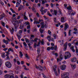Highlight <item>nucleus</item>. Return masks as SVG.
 I'll return each mask as SVG.
<instances>
[{"instance_id":"34","label":"nucleus","mask_w":78,"mask_h":78,"mask_svg":"<svg viewBox=\"0 0 78 78\" xmlns=\"http://www.w3.org/2000/svg\"><path fill=\"white\" fill-rule=\"evenodd\" d=\"M18 37V38L19 39V40H20V38H21V37H20V35H18V34H17L16 35Z\"/></svg>"},{"instance_id":"13","label":"nucleus","mask_w":78,"mask_h":78,"mask_svg":"<svg viewBox=\"0 0 78 78\" xmlns=\"http://www.w3.org/2000/svg\"><path fill=\"white\" fill-rule=\"evenodd\" d=\"M47 28V25H46V24H45L44 25H42L40 28V29H43V28Z\"/></svg>"},{"instance_id":"53","label":"nucleus","mask_w":78,"mask_h":78,"mask_svg":"<svg viewBox=\"0 0 78 78\" xmlns=\"http://www.w3.org/2000/svg\"><path fill=\"white\" fill-rule=\"evenodd\" d=\"M10 51H11L12 53H14V50H13V49H12L11 48H10Z\"/></svg>"},{"instance_id":"64","label":"nucleus","mask_w":78,"mask_h":78,"mask_svg":"<svg viewBox=\"0 0 78 78\" xmlns=\"http://www.w3.org/2000/svg\"><path fill=\"white\" fill-rule=\"evenodd\" d=\"M48 34H50L51 33V31H50V30H48Z\"/></svg>"},{"instance_id":"46","label":"nucleus","mask_w":78,"mask_h":78,"mask_svg":"<svg viewBox=\"0 0 78 78\" xmlns=\"http://www.w3.org/2000/svg\"><path fill=\"white\" fill-rule=\"evenodd\" d=\"M43 77H44V78H47V76H45V74H44V73H42Z\"/></svg>"},{"instance_id":"9","label":"nucleus","mask_w":78,"mask_h":78,"mask_svg":"<svg viewBox=\"0 0 78 78\" xmlns=\"http://www.w3.org/2000/svg\"><path fill=\"white\" fill-rule=\"evenodd\" d=\"M5 64L7 67H8V68H10V62H5Z\"/></svg>"},{"instance_id":"17","label":"nucleus","mask_w":78,"mask_h":78,"mask_svg":"<svg viewBox=\"0 0 78 78\" xmlns=\"http://www.w3.org/2000/svg\"><path fill=\"white\" fill-rule=\"evenodd\" d=\"M31 9L32 11L34 12H36V9L34 8V7L33 6L31 8Z\"/></svg>"},{"instance_id":"47","label":"nucleus","mask_w":78,"mask_h":78,"mask_svg":"<svg viewBox=\"0 0 78 78\" xmlns=\"http://www.w3.org/2000/svg\"><path fill=\"white\" fill-rule=\"evenodd\" d=\"M71 50H73L74 49V46L73 45H72V46H71V47L70 48Z\"/></svg>"},{"instance_id":"15","label":"nucleus","mask_w":78,"mask_h":78,"mask_svg":"<svg viewBox=\"0 0 78 78\" xmlns=\"http://www.w3.org/2000/svg\"><path fill=\"white\" fill-rule=\"evenodd\" d=\"M19 53H20L19 56L20 58H22V57L23 55V54H22V52L21 51H20Z\"/></svg>"},{"instance_id":"37","label":"nucleus","mask_w":78,"mask_h":78,"mask_svg":"<svg viewBox=\"0 0 78 78\" xmlns=\"http://www.w3.org/2000/svg\"><path fill=\"white\" fill-rule=\"evenodd\" d=\"M14 29H13V28H12V30H10V32L12 34H13V33L14 32Z\"/></svg>"},{"instance_id":"10","label":"nucleus","mask_w":78,"mask_h":78,"mask_svg":"<svg viewBox=\"0 0 78 78\" xmlns=\"http://www.w3.org/2000/svg\"><path fill=\"white\" fill-rule=\"evenodd\" d=\"M69 28V25L68 24H66L65 25V27H64V31H66L67 30V28Z\"/></svg>"},{"instance_id":"1","label":"nucleus","mask_w":78,"mask_h":78,"mask_svg":"<svg viewBox=\"0 0 78 78\" xmlns=\"http://www.w3.org/2000/svg\"><path fill=\"white\" fill-rule=\"evenodd\" d=\"M69 73H64L62 74L61 75L62 78H69Z\"/></svg>"},{"instance_id":"54","label":"nucleus","mask_w":78,"mask_h":78,"mask_svg":"<svg viewBox=\"0 0 78 78\" xmlns=\"http://www.w3.org/2000/svg\"><path fill=\"white\" fill-rule=\"evenodd\" d=\"M54 73H55V76H58V73H57V72H55Z\"/></svg>"},{"instance_id":"35","label":"nucleus","mask_w":78,"mask_h":78,"mask_svg":"<svg viewBox=\"0 0 78 78\" xmlns=\"http://www.w3.org/2000/svg\"><path fill=\"white\" fill-rule=\"evenodd\" d=\"M21 2H22V1H21V0H17V3H18L19 5H20Z\"/></svg>"},{"instance_id":"32","label":"nucleus","mask_w":78,"mask_h":78,"mask_svg":"<svg viewBox=\"0 0 78 78\" xmlns=\"http://www.w3.org/2000/svg\"><path fill=\"white\" fill-rule=\"evenodd\" d=\"M48 15L50 17H52V15L50 14L49 12H48Z\"/></svg>"},{"instance_id":"60","label":"nucleus","mask_w":78,"mask_h":78,"mask_svg":"<svg viewBox=\"0 0 78 78\" xmlns=\"http://www.w3.org/2000/svg\"><path fill=\"white\" fill-rule=\"evenodd\" d=\"M40 25H41V26L42 25H44V22H41L40 23Z\"/></svg>"},{"instance_id":"56","label":"nucleus","mask_w":78,"mask_h":78,"mask_svg":"<svg viewBox=\"0 0 78 78\" xmlns=\"http://www.w3.org/2000/svg\"><path fill=\"white\" fill-rule=\"evenodd\" d=\"M31 28V27L30 26V25H29L28 26H27V29H30Z\"/></svg>"},{"instance_id":"4","label":"nucleus","mask_w":78,"mask_h":78,"mask_svg":"<svg viewBox=\"0 0 78 78\" xmlns=\"http://www.w3.org/2000/svg\"><path fill=\"white\" fill-rule=\"evenodd\" d=\"M38 38H35L34 39V40H33V38H32V37H30V41H32V42H36V43H37V41H38Z\"/></svg>"},{"instance_id":"59","label":"nucleus","mask_w":78,"mask_h":78,"mask_svg":"<svg viewBox=\"0 0 78 78\" xmlns=\"http://www.w3.org/2000/svg\"><path fill=\"white\" fill-rule=\"evenodd\" d=\"M53 70L54 72V73L57 72V71H56V68H53Z\"/></svg>"},{"instance_id":"7","label":"nucleus","mask_w":78,"mask_h":78,"mask_svg":"<svg viewBox=\"0 0 78 78\" xmlns=\"http://www.w3.org/2000/svg\"><path fill=\"white\" fill-rule=\"evenodd\" d=\"M60 58L59 59H58L57 60V62H58L59 61H61V60H62V59L63 58L62 57V54H60Z\"/></svg>"},{"instance_id":"40","label":"nucleus","mask_w":78,"mask_h":78,"mask_svg":"<svg viewBox=\"0 0 78 78\" xmlns=\"http://www.w3.org/2000/svg\"><path fill=\"white\" fill-rule=\"evenodd\" d=\"M9 51H10V48H9L8 49V51H5V53H7V54H8V53H9Z\"/></svg>"},{"instance_id":"16","label":"nucleus","mask_w":78,"mask_h":78,"mask_svg":"<svg viewBox=\"0 0 78 78\" xmlns=\"http://www.w3.org/2000/svg\"><path fill=\"white\" fill-rule=\"evenodd\" d=\"M24 15L23 16H24V20H28V19L27 18V17L26 16V12H25L24 13Z\"/></svg>"},{"instance_id":"22","label":"nucleus","mask_w":78,"mask_h":78,"mask_svg":"<svg viewBox=\"0 0 78 78\" xmlns=\"http://www.w3.org/2000/svg\"><path fill=\"white\" fill-rule=\"evenodd\" d=\"M3 42L4 43H5L6 44H8V40H5V39H4Z\"/></svg>"},{"instance_id":"25","label":"nucleus","mask_w":78,"mask_h":78,"mask_svg":"<svg viewBox=\"0 0 78 78\" xmlns=\"http://www.w3.org/2000/svg\"><path fill=\"white\" fill-rule=\"evenodd\" d=\"M10 75H12L10 76V78H15V77L14 76V75L13 73H10Z\"/></svg>"},{"instance_id":"44","label":"nucleus","mask_w":78,"mask_h":78,"mask_svg":"<svg viewBox=\"0 0 78 78\" xmlns=\"http://www.w3.org/2000/svg\"><path fill=\"white\" fill-rule=\"evenodd\" d=\"M25 57H26V58H27L28 59H29V56H28V54H26Z\"/></svg>"},{"instance_id":"31","label":"nucleus","mask_w":78,"mask_h":78,"mask_svg":"<svg viewBox=\"0 0 78 78\" xmlns=\"http://www.w3.org/2000/svg\"><path fill=\"white\" fill-rule=\"evenodd\" d=\"M44 40L43 39L41 40L42 41L41 42V44L42 45H44V44H45V43L44 42Z\"/></svg>"},{"instance_id":"18","label":"nucleus","mask_w":78,"mask_h":78,"mask_svg":"<svg viewBox=\"0 0 78 78\" xmlns=\"http://www.w3.org/2000/svg\"><path fill=\"white\" fill-rule=\"evenodd\" d=\"M39 69L40 71H42L43 70V67L41 65H39Z\"/></svg>"},{"instance_id":"58","label":"nucleus","mask_w":78,"mask_h":78,"mask_svg":"<svg viewBox=\"0 0 78 78\" xmlns=\"http://www.w3.org/2000/svg\"><path fill=\"white\" fill-rule=\"evenodd\" d=\"M59 14H58V15H62V13H61V12L60 11H59Z\"/></svg>"},{"instance_id":"49","label":"nucleus","mask_w":78,"mask_h":78,"mask_svg":"<svg viewBox=\"0 0 78 78\" xmlns=\"http://www.w3.org/2000/svg\"><path fill=\"white\" fill-rule=\"evenodd\" d=\"M22 30H20L19 31V34H20V35H22L21 34H22Z\"/></svg>"},{"instance_id":"30","label":"nucleus","mask_w":78,"mask_h":78,"mask_svg":"<svg viewBox=\"0 0 78 78\" xmlns=\"http://www.w3.org/2000/svg\"><path fill=\"white\" fill-rule=\"evenodd\" d=\"M25 41L27 43H28H28H30V41L27 38H25Z\"/></svg>"},{"instance_id":"48","label":"nucleus","mask_w":78,"mask_h":78,"mask_svg":"<svg viewBox=\"0 0 78 78\" xmlns=\"http://www.w3.org/2000/svg\"><path fill=\"white\" fill-rule=\"evenodd\" d=\"M36 16L37 17H40V16H39V14L38 12H37L36 13Z\"/></svg>"},{"instance_id":"12","label":"nucleus","mask_w":78,"mask_h":78,"mask_svg":"<svg viewBox=\"0 0 78 78\" xmlns=\"http://www.w3.org/2000/svg\"><path fill=\"white\" fill-rule=\"evenodd\" d=\"M5 17V14L3 13L1 15H0V20H2L3 19V17Z\"/></svg>"},{"instance_id":"27","label":"nucleus","mask_w":78,"mask_h":78,"mask_svg":"<svg viewBox=\"0 0 78 78\" xmlns=\"http://www.w3.org/2000/svg\"><path fill=\"white\" fill-rule=\"evenodd\" d=\"M54 52H55V51H53V54L54 55H55V56L56 57H58V54L57 53H55V54L54 53Z\"/></svg>"},{"instance_id":"28","label":"nucleus","mask_w":78,"mask_h":78,"mask_svg":"<svg viewBox=\"0 0 78 78\" xmlns=\"http://www.w3.org/2000/svg\"><path fill=\"white\" fill-rule=\"evenodd\" d=\"M37 51L38 55H39V54H40V51H41L40 50V49L39 48H37Z\"/></svg>"},{"instance_id":"50","label":"nucleus","mask_w":78,"mask_h":78,"mask_svg":"<svg viewBox=\"0 0 78 78\" xmlns=\"http://www.w3.org/2000/svg\"><path fill=\"white\" fill-rule=\"evenodd\" d=\"M64 34L65 35V37H66V36H67V33H66V32L64 31Z\"/></svg>"},{"instance_id":"36","label":"nucleus","mask_w":78,"mask_h":78,"mask_svg":"<svg viewBox=\"0 0 78 78\" xmlns=\"http://www.w3.org/2000/svg\"><path fill=\"white\" fill-rule=\"evenodd\" d=\"M53 36L54 37V39H56V35L55 34H53Z\"/></svg>"},{"instance_id":"61","label":"nucleus","mask_w":78,"mask_h":78,"mask_svg":"<svg viewBox=\"0 0 78 78\" xmlns=\"http://www.w3.org/2000/svg\"><path fill=\"white\" fill-rule=\"evenodd\" d=\"M34 22H36V21H37V19H36V18H35L34 19Z\"/></svg>"},{"instance_id":"11","label":"nucleus","mask_w":78,"mask_h":78,"mask_svg":"<svg viewBox=\"0 0 78 78\" xmlns=\"http://www.w3.org/2000/svg\"><path fill=\"white\" fill-rule=\"evenodd\" d=\"M76 58L75 57H74L73 58H71V59L72 62H76Z\"/></svg>"},{"instance_id":"20","label":"nucleus","mask_w":78,"mask_h":78,"mask_svg":"<svg viewBox=\"0 0 78 78\" xmlns=\"http://www.w3.org/2000/svg\"><path fill=\"white\" fill-rule=\"evenodd\" d=\"M41 1L42 3V5H44L45 3H47V2L46 0H41Z\"/></svg>"},{"instance_id":"38","label":"nucleus","mask_w":78,"mask_h":78,"mask_svg":"<svg viewBox=\"0 0 78 78\" xmlns=\"http://www.w3.org/2000/svg\"><path fill=\"white\" fill-rule=\"evenodd\" d=\"M70 57H69V56H67V55L65 56V59H69V58H70Z\"/></svg>"},{"instance_id":"5","label":"nucleus","mask_w":78,"mask_h":78,"mask_svg":"<svg viewBox=\"0 0 78 78\" xmlns=\"http://www.w3.org/2000/svg\"><path fill=\"white\" fill-rule=\"evenodd\" d=\"M12 24H13V25H14L15 29L16 30L17 29V24H16V21L13 20L12 21Z\"/></svg>"},{"instance_id":"21","label":"nucleus","mask_w":78,"mask_h":78,"mask_svg":"<svg viewBox=\"0 0 78 78\" xmlns=\"http://www.w3.org/2000/svg\"><path fill=\"white\" fill-rule=\"evenodd\" d=\"M47 39L48 41L49 42H50V41H51L50 40V39H51V36H48L47 37Z\"/></svg>"},{"instance_id":"57","label":"nucleus","mask_w":78,"mask_h":78,"mask_svg":"<svg viewBox=\"0 0 78 78\" xmlns=\"http://www.w3.org/2000/svg\"><path fill=\"white\" fill-rule=\"evenodd\" d=\"M54 6V5H53V4L52 3H51V8H53Z\"/></svg>"},{"instance_id":"3","label":"nucleus","mask_w":78,"mask_h":78,"mask_svg":"<svg viewBox=\"0 0 78 78\" xmlns=\"http://www.w3.org/2000/svg\"><path fill=\"white\" fill-rule=\"evenodd\" d=\"M66 66L64 64L61 65L60 66V68L62 70H65L66 69Z\"/></svg>"},{"instance_id":"41","label":"nucleus","mask_w":78,"mask_h":78,"mask_svg":"<svg viewBox=\"0 0 78 78\" xmlns=\"http://www.w3.org/2000/svg\"><path fill=\"white\" fill-rule=\"evenodd\" d=\"M70 32H71V30H69V33H68L69 36H71V33Z\"/></svg>"},{"instance_id":"45","label":"nucleus","mask_w":78,"mask_h":78,"mask_svg":"<svg viewBox=\"0 0 78 78\" xmlns=\"http://www.w3.org/2000/svg\"><path fill=\"white\" fill-rule=\"evenodd\" d=\"M3 21H1V22L2 23V25H3V27H5V23H4V22H2Z\"/></svg>"},{"instance_id":"2","label":"nucleus","mask_w":78,"mask_h":78,"mask_svg":"<svg viewBox=\"0 0 78 78\" xmlns=\"http://www.w3.org/2000/svg\"><path fill=\"white\" fill-rule=\"evenodd\" d=\"M66 9H68V10H69L68 12V14L70 16V15L71 14V12H72V11H73L72 9V7L71 6L69 5V7H67Z\"/></svg>"},{"instance_id":"14","label":"nucleus","mask_w":78,"mask_h":78,"mask_svg":"<svg viewBox=\"0 0 78 78\" xmlns=\"http://www.w3.org/2000/svg\"><path fill=\"white\" fill-rule=\"evenodd\" d=\"M54 13H53L52 14L53 16H56L57 15V14L58 13V12H57V10H54Z\"/></svg>"},{"instance_id":"19","label":"nucleus","mask_w":78,"mask_h":78,"mask_svg":"<svg viewBox=\"0 0 78 78\" xmlns=\"http://www.w3.org/2000/svg\"><path fill=\"white\" fill-rule=\"evenodd\" d=\"M71 66L73 69H75V68H76V65H72L71 64Z\"/></svg>"},{"instance_id":"29","label":"nucleus","mask_w":78,"mask_h":78,"mask_svg":"<svg viewBox=\"0 0 78 78\" xmlns=\"http://www.w3.org/2000/svg\"><path fill=\"white\" fill-rule=\"evenodd\" d=\"M61 22H65V21H64V17H62L61 18Z\"/></svg>"},{"instance_id":"62","label":"nucleus","mask_w":78,"mask_h":78,"mask_svg":"<svg viewBox=\"0 0 78 78\" xmlns=\"http://www.w3.org/2000/svg\"><path fill=\"white\" fill-rule=\"evenodd\" d=\"M22 7H19V8H18V11H20V10H22Z\"/></svg>"},{"instance_id":"6","label":"nucleus","mask_w":78,"mask_h":78,"mask_svg":"<svg viewBox=\"0 0 78 78\" xmlns=\"http://www.w3.org/2000/svg\"><path fill=\"white\" fill-rule=\"evenodd\" d=\"M41 43L38 42V44H37V43H35L34 44V48H36V47H39L40 46V44Z\"/></svg>"},{"instance_id":"24","label":"nucleus","mask_w":78,"mask_h":78,"mask_svg":"<svg viewBox=\"0 0 78 78\" xmlns=\"http://www.w3.org/2000/svg\"><path fill=\"white\" fill-rule=\"evenodd\" d=\"M40 32L41 34H42L43 33H44V30H42V29H40Z\"/></svg>"},{"instance_id":"42","label":"nucleus","mask_w":78,"mask_h":78,"mask_svg":"<svg viewBox=\"0 0 78 78\" xmlns=\"http://www.w3.org/2000/svg\"><path fill=\"white\" fill-rule=\"evenodd\" d=\"M60 43L62 44H63L64 43V40H61L60 41Z\"/></svg>"},{"instance_id":"33","label":"nucleus","mask_w":78,"mask_h":78,"mask_svg":"<svg viewBox=\"0 0 78 78\" xmlns=\"http://www.w3.org/2000/svg\"><path fill=\"white\" fill-rule=\"evenodd\" d=\"M34 24H39L40 23V22H38V21H34Z\"/></svg>"},{"instance_id":"52","label":"nucleus","mask_w":78,"mask_h":78,"mask_svg":"<svg viewBox=\"0 0 78 78\" xmlns=\"http://www.w3.org/2000/svg\"><path fill=\"white\" fill-rule=\"evenodd\" d=\"M76 14V12H73L71 13V16H74V15Z\"/></svg>"},{"instance_id":"8","label":"nucleus","mask_w":78,"mask_h":78,"mask_svg":"<svg viewBox=\"0 0 78 78\" xmlns=\"http://www.w3.org/2000/svg\"><path fill=\"white\" fill-rule=\"evenodd\" d=\"M66 56H69V58H70L71 57V54L70 53L69 51H66L65 52Z\"/></svg>"},{"instance_id":"26","label":"nucleus","mask_w":78,"mask_h":78,"mask_svg":"<svg viewBox=\"0 0 78 78\" xmlns=\"http://www.w3.org/2000/svg\"><path fill=\"white\" fill-rule=\"evenodd\" d=\"M5 53L3 52L1 54V56L2 58H5Z\"/></svg>"},{"instance_id":"39","label":"nucleus","mask_w":78,"mask_h":78,"mask_svg":"<svg viewBox=\"0 0 78 78\" xmlns=\"http://www.w3.org/2000/svg\"><path fill=\"white\" fill-rule=\"evenodd\" d=\"M23 73H21V74L20 75V77L21 78H23Z\"/></svg>"},{"instance_id":"63","label":"nucleus","mask_w":78,"mask_h":78,"mask_svg":"<svg viewBox=\"0 0 78 78\" xmlns=\"http://www.w3.org/2000/svg\"><path fill=\"white\" fill-rule=\"evenodd\" d=\"M35 67L37 69H39V66L38 67L37 66V65H35Z\"/></svg>"},{"instance_id":"55","label":"nucleus","mask_w":78,"mask_h":78,"mask_svg":"<svg viewBox=\"0 0 78 78\" xmlns=\"http://www.w3.org/2000/svg\"><path fill=\"white\" fill-rule=\"evenodd\" d=\"M23 28V26H22L21 25L20 27V29H22Z\"/></svg>"},{"instance_id":"23","label":"nucleus","mask_w":78,"mask_h":78,"mask_svg":"<svg viewBox=\"0 0 78 78\" xmlns=\"http://www.w3.org/2000/svg\"><path fill=\"white\" fill-rule=\"evenodd\" d=\"M5 78H10V76L8 74L5 75L4 76Z\"/></svg>"},{"instance_id":"51","label":"nucleus","mask_w":78,"mask_h":78,"mask_svg":"<svg viewBox=\"0 0 78 78\" xmlns=\"http://www.w3.org/2000/svg\"><path fill=\"white\" fill-rule=\"evenodd\" d=\"M67 44H68V43L67 42H66L65 44L64 45V47H67Z\"/></svg>"},{"instance_id":"43","label":"nucleus","mask_w":78,"mask_h":78,"mask_svg":"<svg viewBox=\"0 0 78 78\" xmlns=\"http://www.w3.org/2000/svg\"><path fill=\"white\" fill-rule=\"evenodd\" d=\"M23 44L24 46H25V47L26 48L27 47V43H25V42H24L23 43Z\"/></svg>"}]
</instances>
